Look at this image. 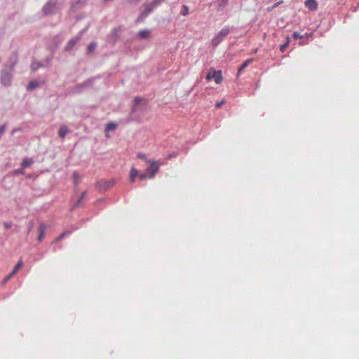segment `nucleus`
<instances>
[{
    "label": "nucleus",
    "mask_w": 359,
    "mask_h": 359,
    "mask_svg": "<svg viewBox=\"0 0 359 359\" xmlns=\"http://www.w3.org/2000/svg\"><path fill=\"white\" fill-rule=\"evenodd\" d=\"M230 33V29L226 26L223 27L212 39L211 43L212 46H217Z\"/></svg>",
    "instance_id": "1"
},
{
    "label": "nucleus",
    "mask_w": 359,
    "mask_h": 359,
    "mask_svg": "<svg viewBox=\"0 0 359 359\" xmlns=\"http://www.w3.org/2000/svg\"><path fill=\"white\" fill-rule=\"evenodd\" d=\"M206 79L209 81L211 79H214L215 83L219 84L223 80L222 71L217 70L213 71L212 72H210L207 74Z\"/></svg>",
    "instance_id": "2"
},
{
    "label": "nucleus",
    "mask_w": 359,
    "mask_h": 359,
    "mask_svg": "<svg viewBox=\"0 0 359 359\" xmlns=\"http://www.w3.org/2000/svg\"><path fill=\"white\" fill-rule=\"evenodd\" d=\"M150 165L147 169V172L149 173V178H153L159 169V164L157 161H149Z\"/></svg>",
    "instance_id": "3"
},
{
    "label": "nucleus",
    "mask_w": 359,
    "mask_h": 359,
    "mask_svg": "<svg viewBox=\"0 0 359 359\" xmlns=\"http://www.w3.org/2000/svg\"><path fill=\"white\" fill-rule=\"evenodd\" d=\"M12 75L10 72L3 71L1 74V83L5 86H8L11 83Z\"/></svg>",
    "instance_id": "4"
},
{
    "label": "nucleus",
    "mask_w": 359,
    "mask_h": 359,
    "mask_svg": "<svg viewBox=\"0 0 359 359\" xmlns=\"http://www.w3.org/2000/svg\"><path fill=\"white\" fill-rule=\"evenodd\" d=\"M156 8L155 6H153V4L151 2L150 4H147L144 5V9L141 14L142 18L147 17L153 10Z\"/></svg>",
    "instance_id": "5"
},
{
    "label": "nucleus",
    "mask_w": 359,
    "mask_h": 359,
    "mask_svg": "<svg viewBox=\"0 0 359 359\" xmlns=\"http://www.w3.org/2000/svg\"><path fill=\"white\" fill-rule=\"evenodd\" d=\"M305 6L310 11H316L318 8V4L316 0H306L305 1Z\"/></svg>",
    "instance_id": "6"
},
{
    "label": "nucleus",
    "mask_w": 359,
    "mask_h": 359,
    "mask_svg": "<svg viewBox=\"0 0 359 359\" xmlns=\"http://www.w3.org/2000/svg\"><path fill=\"white\" fill-rule=\"evenodd\" d=\"M46 230V226L43 223H41L39 226V236H38V241H41L45 236V232Z\"/></svg>",
    "instance_id": "7"
},
{
    "label": "nucleus",
    "mask_w": 359,
    "mask_h": 359,
    "mask_svg": "<svg viewBox=\"0 0 359 359\" xmlns=\"http://www.w3.org/2000/svg\"><path fill=\"white\" fill-rule=\"evenodd\" d=\"M79 39L78 38H73V39H71L67 44L65 46V50H69L71 49H72V48L75 46V44L77 43Z\"/></svg>",
    "instance_id": "8"
},
{
    "label": "nucleus",
    "mask_w": 359,
    "mask_h": 359,
    "mask_svg": "<svg viewBox=\"0 0 359 359\" xmlns=\"http://www.w3.org/2000/svg\"><path fill=\"white\" fill-rule=\"evenodd\" d=\"M253 58H250L245 60L238 69V74H241L249 65H250L253 62Z\"/></svg>",
    "instance_id": "9"
},
{
    "label": "nucleus",
    "mask_w": 359,
    "mask_h": 359,
    "mask_svg": "<svg viewBox=\"0 0 359 359\" xmlns=\"http://www.w3.org/2000/svg\"><path fill=\"white\" fill-rule=\"evenodd\" d=\"M68 132H69V130H68L67 127L66 126H62L59 129L58 135L60 137L64 138L66 136V135L68 133Z\"/></svg>",
    "instance_id": "10"
},
{
    "label": "nucleus",
    "mask_w": 359,
    "mask_h": 359,
    "mask_svg": "<svg viewBox=\"0 0 359 359\" xmlns=\"http://www.w3.org/2000/svg\"><path fill=\"white\" fill-rule=\"evenodd\" d=\"M139 172L138 170L134 168H132L130 172V180L131 182H134L135 177H138Z\"/></svg>",
    "instance_id": "11"
},
{
    "label": "nucleus",
    "mask_w": 359,
    "mask_h": 359,
    "mask_svg": "<svg viewBox=\"0 0 359 359\" xmlns=\"http://www.w3.org/2000/svg\"><path fill=\"white\" fill-rule=\"evenodd\" d=\"M22 266H23V262L20 259L18 262L17 264L15 266V267L11 272V275H13V276L15 275L18 272V271L22 267Z\"/></svg>",
    "instance_id": "12"
},
{
    "label": "nucleus",
    "mask_w": 359,
    "mask_h": 359,
    "mask_svg": "<svg viewBox=\"0 0 359 359\" xmlns=\"http://www.w3.org/2000/svg\"><path fill=\"white\" fill-rule=\"evenodd\" d=\"M138 36L142 39H147L150 36V32L148 29L141 30L139 32Z\"/></svg>",
    "instance_id": "13"
},
{
    "label": "nucleus",
    "mask_w": 359,
    "mask_h": 359,
    "mask_svg": "<svg viewBox=\"0 0 359 359\" xmlns=\"http://www.w3.org/2000/svg\"><path fill=\"white\" fill-rule=\"evenodd\" d=\"M86 192H83L81 195V196L79 197V200L77 201V202L74 204V205L73 206L72 209H74V208H76L78 207H79L83 201V200L84 199L85 196H86Z\"/></svg>",
    "instance_id": "14"
},
{
    "label": "nucleus",
    "mask_w": 359,
    "mask_h": 359,
    "mask_svg": "<svg viewBox=\"0 0 359 359\" xmlns=\"http://www.w3.org/2000/svg\"><path fill=\"white\" fill-rule=\"evenodd\" d=\"M86 192H83L81 195V196L79 197V200L77 201V202L74 204V205L73 206L72 209H74V208H76L78 207H79L83 201V200L84 199L85 196H86Z\"/></svg>",
    "instance_id": "15"
},
{
    "label": "nucleus",
    "mask_w": 359,
    "mask_h": 359,
    "mask_svg": "<svg viewBox=\"0 0 359 359\" xmlns=\"http://www.w3.org/2000/svg\"><path fill=\"white\" fill-rule=\"evenodd\" d=\"M117 124L113 122L108 123L106 126V131L109 132L116 128Z\"/></svg>",
    "instance_id": "16"
},
{
    "label": "nucleus",
    "mask_w": 359,
    "mask_h": 359,
    "mask_svg": "<svg viewBox=\"0 0 359 359\" xmlns=\"http://www.w3.org/2000/svg\"><path fill=\"white\" fill-rule=\"evenodd\" d=\"M290 42V38L289 36H287L286 37V42L284 43V44H282L280 46V50L283 53L286 48L288 46L289 43Z\"/></svg>",
    "instance_id": "17"
},
{
    "label": "nucleus",
    "mask_w": 359,
    "mask_h": 359,
    "mask_svg": "<svg viewBox=\"0 0 359 359\" xmlns=\"http://www.w3.org/2000/svg\"><path fill=\"white\" fill-rule=\"evenodd\" d=\"M39 83L36 81H32L29 83L28 86H27V89L28 90H32L35 88H36L37 86H39Z\"/></svg>",
    "instance_id": "18"
},
{
    "label": "nucleus",
    "mask_w": 359,
    "mask_h": 359,
    "mask_svg": "<svg viewBox=\"0 0 359 359\" xmlns=\"http://www.w3.org/2000/svg\"><path fill=\"white\" fill-rule=\"evenodd\" d=\"M71 233L70 231H65L62 234H60L58 237L55 238V242H58L60 240L63 239L65 236H69Z\"/></svg>",
    "instance_id": "19"
},
{
    "label": "nucleus",
    "mask_w": 359,
    "mask_h": 359,
    "mask_svg": "<svg viewBox=\"0 0 359 359\" xmlns=\"http://www.w3.org/2000/svg\"><path fill=\"white\" fill-rule=\"evenodd\" d=\"M33 163L32 159L26 158L22 163V166L26 168L29 166Z\"/></svg>",
    "instance_id": "20"
},
{
    "label": "nucleus",
    "mask_w": 359,
    "mask_h": 359,
    "mask_svg": "<svg viewBox=\"0 0 359 359\" xmlns=\"http://www.w3.org/2000/svg\"><path fill=\"white\" fill-rule=\"evenodd\" d=\"M189 13V8L187 6L183 5L182 6V11L181 12V14L184 16L188 15Z\"/></svg>",
    "instance_id": "21"
},
{
    "label": "nucleus",
    "mask_w": 359,
    "mask_h": 359,
    "mask_svg": "<svg viewBox=\"0 0 359 359\" xmlns=\"http://www.w3.org/2000/svg\"><path fill=\"white\" fill-rule=\"evenodd\" d=\"M228 1L229 0H218L219 9L224 8Z\"/></svg>",
    "instance_id": "22"
},
{
    "label": "nucleus",
    "mask_w": 359,
    "mask_h": 359,
    "mask_svg": "<svg viewBox=\"0 0 359 359\" xmlns=\"http://www.w3.org/2000/svg\"><path fill=\"white\" fill-rule=\"evenodd\" d=\"M96 47V43L93 42V43H90L88 46V53H93V51L95 50Z\"/></svg>",
    "instance_id": "23"
},
{
    "label": "nucleus",
    "mask_w": 359,
    "mask_h": 359,
    "mask_svg": "<svg viewBox=\"0 0 359 359\" xmlns=\"http://www.w3.org/2000/svg\"><path fill=\"white\" fill-rule=\"evenodd\" d=\"M34 224L32 221L29 222L27 224V233H29L33 229Z\"/></svg>",
    "instance_id": "24"
},
{
    "label": "nucleus",
    "mask_w": 359,
    "mask_h": 359,
    "mask_svg": "<svg viewBox=\"0 0 359 359\" xmlns=\"http://www.w3.org/2000/svg\"><path fill=\"white\" fill-rule=\"evenodd\" d=\"M13 276L10 273L7 275L2 281V284H6Z\"/></svg>",
    "instance_id": "25"
},
{
    "label": "nucleus",
    "mask_w": 359,
    "mask_h": 359,
    "mask_svg": "<svg viewBox=\"0 0 359 359\" xmlns=\"http://www.w3.org/2000/svg\"><path fill=\"white\" fill-rule=\"evenodd\" d=\"M138 177L140 178V180H144L146 178H149V174H147V173H141V174H139Z\"/></svg>",
    "instance_id": "26"
},
{
    "label": "nucleus",
    "mask_w": 359,
    "mask_h": 359,
    "mask_svg": "<svg viewBox=\"0 0 359 359\" xmlns=\"http://www.w3.org/2000/svg\"><path fill=\"white\" fill-rule=\"evenodd\" d=\"M165 0H153L151 3L153 4V6H155L157 7L160 4L163 2Z\"/></svg>",
    "instance_id": "27"
},
{
    "label": "nucleus",
    "mask_w": 359,
    "mask_h": 359,
    "mask_svg": "<svg viewBox=\"0 0 359 359\" xmlns=\"http://www.w3.org/2000/svg\"><path fill=\"white\" fill-rule=\"evenodd\" d=\"M226 102V101L224 100L220 101V102H217L216 104H215V107L217 108H219L221 107L224 103Z\"/></svg>",
    "instance_id": "28"
},
{
    "label": "nucleus",
    "mask_w": 359,
    "mask_h": 359,
    "mask_svg": "<svg viewBox=\"0 0 359 359\" xmlns=\"http://www.w3.org/2000/svg\"><path fill=\"white\" fill-rule=\"evenodd\" d=\"M293 37L295 39H302L303 36L295 32L293 33Z\"/></svg>",
    "instance_id": "29"
},
{
    "label": "nucleus",
    "mask_w": 359,
    "mask_h": 359,
    "mask_svg": "<svg viewBox=\"0 0 359 359\" xmlns=\"http://www.w3.org/2000/svg\"><path fill=\"white\" fill-rule=\"evenodd\" d=\"M31 67L33 70H36L39 67V65L37 62H33Z\"/></svg>",
    "instance_id": "30"
},
{
    "label": "nucleus",
    "mask_w": 359,
    "mask_h": 359,
    "mask_svg": "<svg viewBox=\"0 0 359 359\" xmlns=\"http://www.w3.org/2000/svg\"><path fill=\"white\" fill-rule=\"evenodd\" d=\"M50 4V3H48V4H46V5L44 6L43 10H44V11H45L46 13H48V7H49Z\"/></svg>",
    "instance_id": "31"
},
{
    "label": "nucleus",
    "mask_w": 359,
    "mask_h": 359,
    "mask_svg": "<svg viewBox=\"0 0 359 359\" xmlns=\"http://www.w3.org/2000/svg\"><path fill=\"white\" fill-rule=\"evenodd\" d=\"M5 131V126H0V136L4 133Z\"/></svg>",
    "instance_id": "32"
},
{
    "label": "nucleus",
    "mask_w": 359,
    "mask_h": 359,
    "mask_svg": "<svg viewBox=\"0 0 359 359\" xmlns=\"http://www.w3.org/2000/svg\"><path fill=\"white\" fill-rule=\"evenodd\" d=\"M4 226H5V227H6V229H9V228H11V227L12 224H11V222H6V223L4 224Z\"/></svg>",
    "instance_id": "33"
},
{
    "label": "nucleus",
    "mask_w": 359,
    "mask_h": 359,
    "mask_svg": "<svg viewBox=\"0 0 359 359\" xmlns=\"http://www.w3.org/2000/svg\"><path fill=\"white\" fill-rule=\"evenodd\" d=\"M140 102H141V99L140 97H135V105H137Z\"/></svg>",
    "instance_id": "34"
},
{
    "label": "nucleus",
    "mask_w": 359,
    "mask_h": 359,
    "mask_svg": "<svg viewBox=\"0 0 359 359\" xmlns=\"http://www.w3.org/2000/svg\"><path fill=\"white\" fill-rule=\"evenodd\" d=\"M137 157L140 158L144 159L145 158V155L143 154H137Z\"/></svg>",
    "instance_id": "35"
}]
</instances>
